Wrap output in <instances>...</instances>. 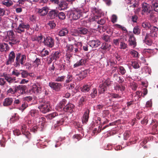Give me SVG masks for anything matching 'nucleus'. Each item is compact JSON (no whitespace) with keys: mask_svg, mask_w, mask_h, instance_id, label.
Listing matches in <instances>:
<instances>
[{"mask_svg":"<svg viewBox=\"0 0 158 158\" xmlns=\"http://www.w3.org/2000/svg\"><path fill=\"white\" fill-rule=\"evenodd\" d=\"M88 8L85 6H82L79 8H73L72 11L69 15L71 20H77L81 17H83V14L88 11Z\"/></svg>","mask_w":158,"mask_h":158,"instance_id":"obj_1","label":"nucleus"},{"mask_svg":"<svg viewBox=\"0 0 158 158\" xmlns=\"http://www.w3.org/2000/svg\"><path fill=\"white\" fill-rule=\"evenodd\" d=\"M40 105L38 108L40 111L43 113H46L50 111V103L44 98L39 99Z\"/></svg>","mask_w":158,"mask_h":158,"instance_id":"obj_2","label":"nucleus"},{"mask_svg":"<svg viewBox=\"0 0 158 158\" xmlns=\"http://www.w3.org/2000/svg\"><path fill=\"white\" fill-rule=\"evenodd\" d=\"M26 60V56L25 55H21L20 53L16 54L15 61L14 64L15 67H19L20 64L23 65Z\"/></svg>","mask_w":158,"mask_h":158,"instance_id":"obj_3","label":"nucleus"},{"mask_svg":"<svg viewBox=\"0 0 158 158\" xmlns=\"http://www.w3.org/2000/svg\"><path fill=\"white\" fill-rule=\"evenodd\" d=\"M30 28V27L29 24L22 23L20 24L17 27L15 28L14 30L16 32L22 34L25 32V29L27 31Z\"/></svg>","mask_w":158,"mask_h":158,"instance_id":"obj_4","label":"nucleus"},{"mask_svg":"<svg viewBox=\"0 0 158 158\" xmlns=\"http://www.w3.org/2000/svg\"><path fill=\"white\" fill-rule=\"evenodd\" d=\"M43 43L44 45L50 48H52L54 45V40L50 36L44 38Z\"/></svg>","mask_w":158,"mask_h":158,"instance_id":"obj_5","label":"nucleus"},{"mask_svg":"<svg viewBox=\"0 0 158 158\" xmlns=\"http://www.w3.org/2000/svg\"><path fill=\"white\" fill-rule=\"evenodd\" d=\"M16 55L13 51H11L9 54L8 58L6 61L5 64L6 65H11L15 61Z\"/></svg>","mask_w":158,"mask_h":158,"instance_id":"obj_6","label":"nucleus"},{"mask_svg":"<svg viewBox=\"0 0 158 158\" xmlns=\"http://www.w3.org/2000/svg\"><path fill=\"white\" fill-rule=\"evenodd\" d=\"M49 85L53 90L58 91L61 88L62 85L59 83L51 82L49 83Z\"/></svg>","mask_w":158,"mask_h":158,"instance_id":"obj_7","label":"nucleus"},{"mask_svg":"<svg viewBox=\"0 0 158 158\" xmlns=\"http://www.w3.org/2000/svg\"><path fill=\"white\" fill-rule=\"evenodd\" d=\"M16 89V92L21 94H23L26 93L27 90V87L25 85H15Z\"/></svg>","mask_w":158,"mask_h":158,"instance_id":"obj_8","label":"nucleus"},{"mask_svg":"<svg viewBox=\"0 0 158 158\" xmlns=\"http://www.w3.org/2000/svg\"><path fill=\"white\" fill-rule=\"evenodd\" d=\"M88 60L86 58H82L78 61L73 65V68H77L80 66H83L85 65Z\"/></svg>","mask_w":158,"mask_h":158,"instance_id":"obj_9","label":"nucleus"},{"mask_svg":"<svg viewBox=\"0 0 158 158\" xmlns=\"http://www.w3.org/2000/svg\"><path fill=\"white\" fill-rule=\"evenodd\" d=\"M101 42L97 39L90 40L88 43L89 46L94 48H96L98 47L101 44Z\"/></svg>","mask_w":158,"mask_h":158,"instance_id":"obj_10","label":"nucleus"},{"mask_svg":"<svg viewBox=\"0 0 158 158\" xmlns=\"http://www.w3.org/2000/svg\"><path fill=\"white\" fill-rule=\"evenodd\" d=\"M75 107V106L73 104L68 103L64 106V111L65 112L71 113L73 111Z\"/></svg>","mask_w":158,"mask_h":158,"instance_id":"obj_11","label":"nucleus"},{"mask_svg":"<svg viewBox=\"0 0 158 158\" xmlns=\"http://www.w3.org/2000/svg\"><path fill=\"white\" fill-rule=\"evenodd\" d=\"M64 115L63 114H60L58 116V118L60 119V120L57 121L56 123L54 125V127L56 128L57 127L60 125H62L64 122Z\"/></svg>","mask_w":158,"mask_h":158,"instance_id":"obj_12","label":"nucleus"},{"mask_svg":"<svg viewBox=\"0 0 158 158\" xmlns=\"http://www.w3.org/2000/svg\"><path fill=\"white\" fill-rule=\"evenodd\" d=\"M13 102V100L11 98H5L3 102V105L5 106H8L12 105Z\"/></svg>","mask_w":158,"mask_h":158,"instance_id":"obj_13","label":"nucleus"},{"mask_svg":"<svg viewBox=\"0 0 158 158\" xmlns=\"http://www.w3.org/2000/svg\"><path fill=\"white\" fill-rule=\"evenodd\" d=\"M89 112L90 110L88 109H87L84 112L82 120L83 123H85L86 124L88 122L89 118Z\"/></svg>","mask_w":158,"mask_h":158,"instance_id":"obj_14","label":"nucleus"},{"mask_svg":"<svg viewBox=\"0 0 158 158\" xmlns=\"http://www.w3.org/2000/svg\"><path fill=\"white\" fill-rule=\"evenodd\" d=\"M80 36L82 35H86L89 32V30L84 27H81L78 28Z\"/></svg>","mask_w":158,"mask_h":158,"instance_id":"obj_15","label":"nucleus"},{"mask_svg":"<svg viewBox=\"0 0 158 158\" xmlns=\"http://www.w3.org/2000/svg\"><path fill=\"white\" fill-rule=\"evenodd\" d=\"M58 5V8L60 10H64L68 8V4L65 1L60 2Z\"/></svg>","mask_w":158,"mask_h":158,"instance_id":"obj_16","label":"nucleus"},{"mask_svg":"<svg viewBox=\"0 0 158 158\" xmlns=\"http://www.w3.org/2000/svg\"><path fill=\"white\" fill-rule=\"evenodd\" d=\"M1 77H3L5 78L6 81H7L9 84L13 83L12 77H11L9 74L6 73H3L0 76Z\"/></svg>","mask_w":158,"mask_h":158,"instance_id":"obj_17","label":"nucleus"},{"mask_svg":"<svg viewBox=\"0 0 158 158\" xmlns=\"http://www.w3.org/2000/svg\"><path fill=\"white\" fill-rule=\"evenodd\" d=\"M58 11L56 10H52L49 11L48 15L51 19H54L57 16Z\"/></svg>","mask_w":158,"mask_h":158,"instance_id":"obj_18","label":"nucleus"},{"mask_svg":"<svg viewBox=\"0 0 158 158\" xmlns=\"http://www.w3.org/2000/svg\"><path fill=\"white\" fill-rule=\"evenodd\" d=\"M69 33V31L67 28H62L59 30L58 35L60 36H66Z\"/></svg>","mask_w":158,"mask_h":158,"instance_id":"obj_19","label":"nucleus"},{"mask_svg":"<svg viewBox=\"0 0 158 158\" xmlns=\"http://www.w3.org/2000/svg\"><path fill=\"white\" fill-rule=\"evenodd\" d=\"M150 7V5L147 3H143L142 7V12L148 13V11L151 10V8Z\"/></svg>","mask_w":158,"mask_h":158,"instance_id":"obj_20","label":"nucleus"},{"mask_svg":"<svg viewBox=\"0 0 158 158\" xmlns=\"http://www.w3.org/2000/svg\"><path fill=\"white\" fill-rule=\"evenodd\" d=\"M29 115L35 118H38L40 116L39 111L34 109L31 110L29 111Z\"/></svg>","mask_w":158,"mask_h":158,"instance_id":"obj_21","label":"nucleus"},{"mask_svg":"<svg viewBox=\"0 0 158 158\" xmlns=\"http://www.w3.org/2000/svg\"><path fill=\"white\" fill-rule=\"evenodd\" d=\"M48 9L47 7H44L41 9H39L38 13L41 16L45 15L48 13Z\"/></svg>","mask_w":158,"mask_h":158,"instance_id":"obj_22","label":"nucleus"},{"mask_svg":"<svg viewBox=\"0 0 158 158\" xmlns=\"http://www.w3.org/2000/svg\"><path fill=\"white\" fill-rule=\"evenodd\" d=\"M129 40L130 41V44L131 45L133 46L134 47L136 46V43L135 38L133 34L130 35Z\"/></svg>","mask_w":158,"mask_h":158,"instance_id":"obj_23","label":"nucleus"},{"mask_svg":"<svg viewBox=\"0 0 158 158\" xmlns=\"http://www.w3.org/2000/svg\"><path fill=\"white\" fill-rule=\"evenodd\" d=\"M91 88V85L86 84L81 87L80 89L82 92L86 93Z\"/></svg>","mask_w":158,"mask_h":158,"instance_id":"obj_24","label":"nucleus"},{"mask_svg":"<svg viewBox=\"0 0 158 158\" xmlns=\"http://www.w3.org/2000/svg\"><path fill=\"white\" fill-rule=\"evenodd\" d=\"M9 40L10 41L9 43L12 46L13 45L19 44L20 42L19 40L15 37L14 38L10 37Z\"/></svg>","mask_w":158,"mask_h":158,"instance_id":"obj_25","label":"nucleus"},{"mask_svg":"<svg viewBox=\"0 0 158 158\" xmlns=\"http://www.w3.org/2000/svg\"><path fill=\"white\" fill-rule=\"evenodd\" d=\"M151 10L154 11L158 12V3L156 2H152L150 5Z\"/></svg>","mask_w":158,"mask_h":158,"instance_id":"obj_26","label":"nucleus"},{"mask_svg":"<svg viewBox=\"0 0 158 158\" xmlns=\"http://www.w3.org/2000/svg\"><path fill=\"white\" fill-rule=\"evenodd\" d=\"M103 83L99 85L98 89L99 93L100 94L104 93L107 90V86L105 85Z\"/></svg>","mask_w":158,"mask_h":158,"instance_id":"obj_27","label":"nucleus"},{"mask_svg":"<svg viewBox=\"0 0 158 158\" xmlns=\"http://www.w3.org/2000/svg\"><path fill=\"white\" fill-rule=\"evenodd\" d=\"M9 48L7 44L5 43H0V51L3 52L9 49Z\"/></svg>","mask_w":158,"mask_h":158,"instance_id":"obj_28","label":"nucleus"},{"mask_svg":"<svg viewBox=\"0 0 158 158\" xmlns=\"http://www.w3.org/2000/svg\"><path fill=\"white\" fill-rule=\"evenodd\" d=\"M60 55V52L58 51H56L55 52H53L51 55H50V56L52 57L53 60H56L59 58Z\"/></svg>","mask_w":158,"mask_h":158,"instance_id":"obj_29","label":"nucleus"},{"mask_svg":"<svg viewBox=\"0 0 158 158\" xmlns=\"http://www.w3.org/2000/svg\"><path fill=\"white\" fill-rule=\"evenodd\" d=\"M41 88L40 86H38L35 85H33L32 90L35 93L38 94L41 91Z\"/></svg>","mask_w":158,"mask_h":158,"instance_id":"obj_30","label":"nucleus"},{"mask_svg":"<svg viewBox=\"0 0 158 158\" xmlns=\"http://www.w3.org/2000/svg\"><path fill=\"white\" fill-rule=\"evenodd\" d=\"M20 74L21 75V77L23 78H26L28 76V75L30 74H32V73H29L28 72L25 70H21Z\"/></svg>","mask_w":158,"mask_h":158,"instance_id":"obj_31","label":"nucleus"},{"mask_svg":"<svg viewBox=\"0 0 158 158\" xmlns=\"http://www.w3.org/2000/svg\"><path fill=\"white\" fill-rule=\"evenodd\" d=\"M19 116L17 114H15L10 119V123H13L19 119Z\"/></svg>","mask_w":158,"mask_h":158,"instance_id":"obj_32","label":"nucleus"},{"mask_svg":"<svg viewBox=\"0 0 158 158\" xmlns=\"http://www.w3.org/2000/svg\"><path fill=\"white\" fill-rule=\"evenodd\" d=\"M66 102L67 101L66 99H62V100L59 103L58 105V108L59 109H60L61 110H64V108Z\"/></svg>","mask_w":158,"mask_h":158,"instance_id":"obj_33","label":"nucleus"},{"mask_svg":"<svg viewBox=\"0 0 158 158\" xmlns=\"http://www.w3.org/2000/svg\"><path fill=\"white\" fill-rule=\"evenodd\" d=\"M114 77L115 78L116 80H117V81L119 83H123L124 81V79L121 77H118L117 74L115 73L113 75Z\"/></svg>","mask_w":158,"mask_h":158,"instance_id":"obj_34","label":"nucleus"},{"mask_svg":"<svg viewBox=\"0 0 158 158\" xmlns=\"http://www.w3.org/2000/svg\"><path fill=\"white\" fill-rule=\"evenodd\" d=\"M118 72L121 74L122 75H124L126 74V71L123 67L121 66H118Z\"/></svg>","mask_w":158,"mask_h":158,"instance_id":"obj_35","label":"nucleus"},{"mask_svg":"<svg viewBox=\"0 0 158 158\" xmlns=\"http://www.w3.org/2000/svg\"><path fill=\"white\" fill-rule=\"evenodd\" d=\"M65 78L66 76L64 75L58 76L56 78L55 81L57 82H63L65 80Z\"/></svg>","mask_w":158,"mask_h":158,"instance_id":"obj_36","label":"nucleus"},{"mask_svg":"<svg viewBox=\"0 0 158 158\" xmlns=\"http://www.w3.org/2000/svg\"><path fill=\"white\" fill-rule=\"evenodd\" d=\"M86 99L85 96H82L79 99L78 106L79 107L82 106L84 104Z\"/></svg>","mask_w":158,"mask_h":158,"instance_id":"obj_37","label":"nucleus"},{"mask_svg":"<svg viewBox=\"0 0 158 158\" xmlns=\"http://www.w3.org/2000/svg\"><path fill=\"white\" fill-rule=\"evenodd\" d=\"M2 4L7 7H9L13 5L12 1L10 0H4L2 1Z\"/></svg>","mask_w":158,"mask_h":158,"instance_id":"obj_38","label":"nucleus"},{"mask_svg":"<svg viewBox=\"0 0 158 158\" xmlns=\"http://www.w3.org/2000/svg\"><path fill=\"white\" fill-rule=\"evenodd\" d=\"M140 28L138 26H135L133 28V32L135 35H139L140 33Z\"/></svg>","mask_w":158,"mask_h":158,"instance_id":"obj_39","label":"nucleus"},{"mask_svg":"<svg viewBox=\"0 0 158 158\" xmlns=\"http://www.w3.org/2000/svg\"><path fill=\"white\" fill-rule=\"evenodd\" d=\"M111 45L107 43H104L102 44L101 48L102 49L105 50H109L110 48Z\"/></svg>","mask_w":158,"mask_h":158,"instance_id":"obj_40","label":"nucleus"},{"mask_svg":"<svg viewBox=\"0 0 158 158\" xmlns=\"http://www.w3.org/2000/svg\"><path fill=\"white\" fill-rule=\"evenodd\" d=\"M57 116H58L57 113L54 112L47 115L46 118L47 119L50 120Z\"/></svg>","mask_w":158,"mask_h":158,"instance_id":"obj_41","label":"nucleus"},{"mask_svg":"<svg viewBox=\"0 0 158 158\" xmlns=\"http://www.w3.org/2000/svg\"><path fill=\"white\" fill-rule=\"evenodd\" d=\"M87 74V71L86 70L83 71H81L80 73L79 74V79L81 80L83 79L84 77H86V76Z\"/></svg>","mask_w":158,"mask_h":158,"instance_id":"obj_42","label":"nucleus"},{"mask_svg":"<svg viewBox=\"0 0 158 158\" xmlns=\"http://www.w3.org/2000/svg\"><path fill=\"white\" fill-rule=\"evenodd\" d=\"M7 94H14L16 93V89L15 85L13 86V88H10L7 91Z\"/></svg>","mask_w":158,"mask_h":158,"instance_id":"obj_43","label":"nucleus"},{"mask_svg":"<svg viewBox=\"0 0 158 158\" xmlns=\"http://www.w3.org/2000/svg\"><path fill=\"white\" fill-rule=\"evenodd\" d=\"M115 89L117 90H120L121 91H124L125 89V87L124 85H122V84L119 85L117 84L115 86Z\"/></svg>","mask_w":158,"mask_h":158,"instance_id":"obj_44","label":"nucleus"},{"mask_svg":"<svg viewBox=\"0 0 158 158\" xmlns=\"http://www.w3.org/2000/svg\"><path fill=\"white\" fill-rule=\"evenodd\" d=\"M11 75L18 77L20 76V72L17 69H14L11 72Z\"/></svg>","mask_w":158,"mask_h":158,"instance_id":"obj_45","label":"nucleus"},{"mask_svg":"<svg viewBox=\"0 0 158 158\" xmlns=\"http://www.w3.org/2000/svg\"><path fill=\"white\" fill-rule=\"evenodd\" d=\"M142 26L146 29H149L151 27L150 24L148 22H143L142 24Z\"/></svg>","mask_w":158,"mask_h":158,"instance_id":"obj_46","label":"nucleus"},{"mask_svg":"<svg viewBox=\"0 0 158 158\" xmlns=\"http://www.w3.org/2000/svg\"><path fill=\"white\" fill-rule=\"evenodd\" d=\"M97 89L95 88H93L92 90V92L90 94V95L92 98H94L95 97L97 96Z\"/></svg>","mask_w":158,"mask_h":158,"instance_id":"obj_47","label":"nucleus"},{"mask_svg":"<svg viewBox=\"0 0 158 158\" xmlns=\"http://www.w3.org/2000/svg\"><path fill=\"white\" fill-rule=\"evenodd\" d=\"M73 75L70 74H68L67 75L66 79L65 81V82L66 83H69L71 82L73 80Z\"/></svg>","mask_w":158,"mask_h":158,"instance_id":"obj_48","label":"nucleus"},{"mask_svg":"<svg viewBox=\"0 0 158 158\" xmlns=\"http://www.w3.org/2000/svg\"><path fill=\"white\" fill-rule=\"evenodd\" d=\"M57 16L60 19L64 20L65 19L66 16L65 14L63 12H60L58 13Z\"/></svg>","mask_w":158,"mask_h":158,"instance_id":"obj_49","label":"nucleus"},{"mask_svg":"<svg viewBox=\"0 0 158 158\" xmlns=\"http://www.w3.org/2000/svg\"><path fill=\"white\" fill-rule=\"evenodd\" d=\"M148 14H149V15L150 19L155 16L156 15V13L155 12V11L151 10H149L148 11V12L147 13V14L148 15Z\"/></svg>","mask_w":158,"mask_h":158,"instance_id":"obj_50","label":"nucleus"},{"mask_svg":"<svg viewBox=\"0 0 158 158\" xmlns=\"http://www.w3.org/2000/svg\"><path fill=\"white\" fill-rule=\"evenodd\" d=\"M127 47V44L123 42H120L119 48L121 49H126Z\"/></svg>","mask_w":158,"mask_h":158,"instance_id":"obj_51","label":"nucleus"},{"mask_svg":"<svg viewBox=\"0 0 158 158\" xmlns=\"http://www.w3.org/2000/svg\"><path fill=\"white\" fill-rule=\"evenodd\" d=\"M71 35L75 36H80L78 29L74 30L71 32Z\"/></svg>","mask_w":158,"mask_h":158,"instance_id":"obj_52","label":"nucleus"},{"mask_svg":"<svg viewBox=\"0 0 158 158\" xmlns=\"http://www.w3.org/2000/svg\"><path fill=\"white\" fill-rule=\"evenodd\" d=\"M132 66L134 69H137L139 68V66L137 61H132Z\"/></svg>","mask_w":158,"mask_h":158,"instance_id":"obj_53","label":"nucleus"},{"mask_svg":"<svg viewBox=\"0 0 158 158\" xmlns=\"http://www.w3.org/2000/svg\"><path fill=\"white\" fill-rule=\"evenodd\" d=\"M144 116L143 113L142 111L138 112L136 115V118L138 119H140Z\"/></svg>","mask_w":158,"mask_h":158,"instance_id":"obj_54","label":"nucleus"},{"mask_svg":"<svg viewBox=\"0 0 158 158\" xmlns=\"http://www.w3.org/2000/svg\"><path fill=\"white\" fill-rule=\"evenodd\" d=\"M130 53L132 56H133V57H137L138 56V52L134 50H131L130 52Z\"/></svg>","mask_w":158,"mask_h":158,"instance_id":"obj_55","label":"nucleus"},{"mask_svg":"<svg viewBox=\"0 0 158 158\" xmlns=\"http://www.w3.org/2000/svg\"><path fill=\"white\" fill-rule=\"evenodd\" d=\"M41 54L42 57H44L49 54V52L45 49H44L41 51Z\"/></svg>","mask_w":158,"mask_h":158,"instance_id":"obj_56","label":"nucleus"},{"mask_svg":"<svg viewBox=\"0 0 158 158\" xmlns=\"http://www.w3.org/2000/svg\"><path fill=\"white\" fill-rule=\"evenodd\" d=\"M48 25L49 26L51 29L54 28L56 26L55 23L53 21H49L48 23Z\"/></svg>","mask_w":158,"mask_h":158,"instance_id":"obj_57","label":"nucleus"},{"mask_svg":"<svg viewBox=\"0 0 158 158\" xmlns=\"http://www.w3.org/2000/svg\"><path fill=\"white\" fill-rule=\"evenodd\" d=\"M121 39V38H118V39H114L113 41V44L116 46L119 45V41Z\"/></svg>","mask_w":158,"mask_h":158,"instance_id":"obj_58","label":"nucleus"},{"mask_svg":"<svg viewBox=\"0 0 158 158\" xmlns=\"http://www.w3.org/2000/svg\"><path fill=\"white\" fill-rule=\"evenodd\" d=\"M27 107V104L26 102H24L22 105L21 107L19 108V109L21 110L22 111H23Z\"/></svg>","mask_w":158,"mask_h":158,"instance_id":"obj_59","label":"nucleus"},{"mask_svg":"<svg viewBox=\"0 0 158 158\" xmlns=\"http://www.w3.org/2000/svg\"><path fill=\"white\" fill-rule=\"evenodd\" d=\"M130 85L132 89L134 90H135L137 87V85L136 83L135 82H133L130 84Z\"/></svg>","mask_w":158,"mask_h":158,"instance_id":"obj_60","label":"nucleus"},{"mask_svg":"<svg viewBox=\"0 0 158 158\" xmlns=\"http://www.w3.org/2000/svg\"><path fill=\"white\" fill-rule=\"evenodd\" d=\"M6 84L5 78H0V85L3 86Z\"/></svg>","mask_w":158,"mask_h":158,"instance_id":"obj_61","label":"nucleus"},{"mask_svg":"<svg viewBox=\"0 0 158 158\" xmlns=\"http://www.w3.org/2000/svg\"><path fill=\"white\" fill-rule=\"evenodd\" d=\"M32 99V97L30 96L26 97L24 98V100L25 101L26 103L27 102H31Z\"/></svg>","mask_w":158,"mask_h":158,"instance_id":"obj_62","label":"nucleus"},{"mask_svg":"<svg viewBox=\"0 0 158 158\" xmlns=\"http://www.w3.org/2000/svg\"><path fill=\"white\" fill-rule=\"evenodd\" d=\"M66 89H72L74 88L75 85L71 83L66 85Z\"/></svg>","mask_w":158,"mask_h":158,"instance_id":"obj_63","label":"nucleus"},{"mask_svg":"<svg viewBox=\"0 0 158 158\" xmlns=\"http://www.w3.org/2000/svg\"><path fill=\"white\" fill-rule=\"evenodd\" d=\"M114 56L118 61H120L122 59L120 56L118 55L117 53H114Z\"/></svg>","mask_w":158,"mask_h":158,"instance_id":"obj_64","label":"nucleus"}]
</instances>
